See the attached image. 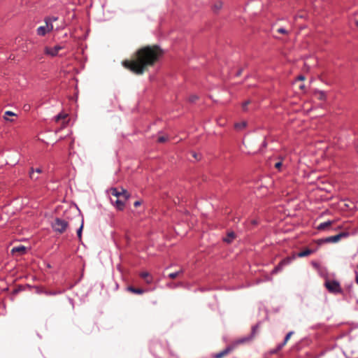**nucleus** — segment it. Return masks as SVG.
Returning a JSON list of instances; mask_svg holds the SVG:
<instances>
[{
    "mask_svg": "<svg viewBox=\"0 0 358 358\" xmlns=\"http://www.w3.org/2000/svg\"><path fill=\"white\" fill-rule=\"evenodd\" d=\"M157 60V45L145 46L137 50L129 59L122 62V65L132 73L141 75L153 66Z\"/></svg>",
    "mask_w": 358,
    "mask_h": 358,
    "instance_id": "obj_1",
    "label": "nucleus"
},
{
    "mask_svg": "<svg viewBox=\"0 0 358 358\" xmlns=\"http://www.w3.org/2000/svg\"><path fill=\"white\" fill-rule=\"evenodd\" d=\"M108 193L110 196V202L117 209L122 210L124 208L125 202L129 197L127 190L123 188L119 190L117 188L112 187L108 190Z\"/></svg>",
    "mask_w": 358,
    "mask_h": 358,
    "instance_id": "obj_2",
    "label": "nucleus"
},
{
    "mask_svg": "<svg viewBox=\"0 0 358 358\" xmlns=\"http://www.w3.org/2000/svg\"><path fill=\"white\" fill-rule=\"evenodd\" d=\"M69 226L68 222L61 219V218H55L54 222L52 223V227L53 230L59 234L64 233Z\"/></svg>",
    "mask_w": 358,
    "mask_h": 358,
    "instance_id": "obj_3",
    "label": "nucleus"
},
{
    "mask_svg": "<svg viewBox=\"0 0 358 358\" xmlns=\"http://www.w3.org/2000/svg\"><path fill=\"white\" fill-rule=\"evenodd\" d=\"M325 287L331 293L337 294L341 292L340 284L337 281L327 280L325 282Z\"/></svg>",
    "mask_w": 358,
    "mask_h": 358,
    "instance_id": "obj_4",
    "label": "nucleus"
},
{
    "mask_svg": "<svg viewBox=\"0 0 358 358\" xmlns=\"http://www.w3.org/2000/svg\"><path fill=\"white\" fill-rule=\"evenodd\" d=\"M253 333L250 335V336H245V337H243V338H239V339H237L236 341H234V342H232L229 345L231 348H232V350H235L238 345H242V344H245L246 343H248L250 342V341L252 340L253 338V336H254V333H255V328H253Z\"/></svg>",
    "mask_w": 358,
    "mask_h": 358,
    "instance_id": "obj_5",
    "label": "nucleus"
},
{
    "mask_svg": "<svg viewBox=\"0 0 358 358\" xmlns=\"http://www.w3.org/2000/svg\"><path fill=\"white\" fill-rule=\"evenodd\" d=\"M347 235H348V233L341 232L335 236H329L326 238L322 239L321 242H322V243H336L338 241H340L342 237H345V236H347Z\"/></svg>",
    "mask_w": 358,
    "mask_h": 358,
    "instance_id": "obj_6",
    "label": "nucleus"
},
{
    "mask_svg": "<svg viewBox=\"0 0 358 358\" xmlns=\"http://www.w3.org/2000/svg\"><path fill=\"white\" fill-rule=\"evenodd\" d=\"M62 48H63L60 45H56L54 48L45 47L44 49V52L48 55L55 57L57 55L58 52Z\"/></svg>",
    "mask_w": 358,
    "mask_h": 358,
    "instance_id": "obj_7",
    "label": "nucleus"
},
{
    "mask_svg": "<svg viewBox=\"0 0 358 358\" xmlns=\"http://www.w3.org/2000/svg\"><path fill=\"white\" fill-rule=\"evenodd\" d=\"M294 334L293 331H289L286 336H285V338L284 339V341L279 344L276 349L275 350L273 351V353H276L278 352V351L281 350L282 348L287 344V343L288 342V341L290 339L292 335Z\"/></svg>",
    "mask_w": 358,
    "mask_h": 358,
    "instance_id": "obj_8",
    "label": "nucleus"
},
{
    "mask_svg": "<svg viewBox=\"0 0 358 358\" xmlns=\"http://www.w3.org/2000/svg\"><path fill=\"white\" fill-rule=\"evenodd\" d=\"M57 19L58 18L57 17H52L45 19L46 29H48V32L51 31L54 29L52 22L57 21Z\"/></svg>",
    "mask_w": 358,
    "mask_h": 358,
    "instance_id": "obj_9",
    "label": "nucleus"
},
{
    "mask_svg": "<svg viewBox=\"0 0 358 358\" xmlns=\"http://www.w3.org/2000/svg\"><path fill=\"white\" fill-rule=\"evenodd\" d=\"M232 351H233L232 348H231L230 345H229L224 350L215 355L214 357L215 358H222L224 356L229 354Z\"/></svg>",
    "mask_w": 358,
    "mask_h": 358,
    "instance_id": "obj_10",
    "label": "nucleus"
},
{
    "mask_svg": "<svg viewBox=\"0 0 358 358\" xmlns=\"http://www.w3.org/2000/svg\"><path fill=\"white\" fill-rule=\"evenodd\" d=\"M334 221H327L320 224L317 229L320 231H324L328 229L334 223Z\"/></svg>",
    "mask_w": 358,
    "mask_h": 358,
    "instance_id": "obj_11",
    "label": "nucleus"
},
{
    "mask_svg": "<svg viewBox=\"0 0 358 358\" xmlns=\"http://www.w3.org/2000/svg\"><path fill=\"white\" fill-rule=\"evenodd\" d=\"M27 248L24 246L20 245L17 247H14L11 250V252L13 254L18 252L20 254H24L26 251Z\"/></svg>",
    "mask_w": 358,
    "mask_h": 358,
    "instance_id": "obj_12",
    "label": "nucleus"
},
{
    "mask_svg": "<svg viewBox=\"0 0 358 358\" xmlns=\"http://www.w3.org/2000/svg\"><path fill=\"white\" fill-rule=\"evenodd\" d=\"M140 275L148 284L150 283L152 280V278L148 272H142Z\"/></svg>",
    "mask_w": 358,
    "mask_h": 358,
    "instance_id": "obj_13",
    "label": "nucleus"
},
{
    "mask_svg": "<svg viewBox=\"0 0 358 358\" xmlns=\"http://www.w3.org/2000/svg\"><path fill=\"white\" fill-rule=\"evenodd\" d=\"M127 290L135 294H141L145 292L144 289L141 288H135L132 286L128 287Z\"/></svg>",
    "mask_w": 358,
    "mask_h": 358,
    "instance_id": "obj_14",
    "label": "nucleus"
},
{
    "mask_svg": "<svg viewBox=\"0 0 358 358\" xmlns=\"http://www.w3.org/2000/svg\"><path fill=\"white\" fill-rule=\"evenodd\" d=\"M235 234L234 232H229L227 237L223 238V241L227 243H230L235 238Z\"/></svg>",
    "mask_w": 358,
    "mask_h": 358,
    "instance_id": "obj_15",
    "label": "nucleus"
},
{
    "mask_svg": "<svg viewBox=\"0 0 358 358\" xmlns=\"http://www.w3.org/2000/svg\"><path fill=\"white\" fill-rule=\"evenodd\" d=\"M295 259V256L293 255L292 257H287L283 259L280 263L283 266H286L289 264L294 259Z\"/></svg>",
    "mask_w": 358,
    "mask_h": 358,
    "instance_id": "obj_16",
    "label": "nucleus"
},
{
    "mask_svg": "<svg viewBox=\"0 0 358 358\" xmlns=\"http://www.w3.org/2000/svg\"><path fill=\"white\" fill-rule=\"evenodd\" d=\"M312 253H313V250H310V249H306V250L299 252L297 254V256L299 257H304L309 256Z\"/></svg>",
    "mask_w": 358,
    "mask_h": 358,
    "instance_id": "obj_17",
    "label": "nucleus"
},
{
    "mask_svg": "<svg viewBox=\"0 0 358 358\" xmlns=\"http://www.w3.org/2000/svg\"><path fill=\"white\" fill-rule=\"evenodd\" d=\"M48 31L46 29V26H41L37 29V34L40 36H44Z\"/></svg>",
    "mask_w": 358,
    "mask_h": 358,
    "instance_id": "obj_18",
    "label": "nucleus"
},
{
    "mask_svg": "<svg viewBox=\"0 0 358 358\" xmlns=\"http://www.w3.org/2000/svg\"><path fill=\"white\" fill-rule=\"evenodd\" d=\"M39 174H37L36 173H34V169L31 168L29 171V177L33 180H37L39 179Z\"/></svg>",
    "mask_w": 358,
    "mask_h": 358,
    "instance_id": "obj_19",
    "label": "nucleus"
},
{
    "mask_svg": "<svg viewBox=\"0 0 358 358\" xmlns=\"http://www.w3.org/2000/svg\"><path fill=\"white\" fill-rule=\"evenodd\" d=\"M15 115H15L14 113H13L12 111H9V110H8V111H6V112H5V113H4V116H3V118H4V119H5V120H6V121L13 122V120H11V119H9V118L8 117H8H10V116H15Z\"/></svg>",
    "mask_w": 358,
    "mask_h": 358,
    "instance_id": "obj_20",
    "label": "nucleus"
},
{
    "mask_svg": "<svg viewBox=\"0 0 358 358\" xmlns=\"http://www.w3.org/2000/svg\"><path fill=\"white\" fill-rule=\"evenodd\" d=\"M315 95L320 100H324L326 99V94L324 92L320 91L317 92Z\"/></svg>",
    "mask_w": 358,
    "mask_h": 358,
    "instance_id": "obj_21",
    "label": "nucleus"
},
{
    "mask_svg": "<svg viewBox=\"0 0 358 358\" xmlns=\"http://www.w3.org/2000/svg\"><path fill=\"white\" fill-rule=\"evenodd\" d=\"M182 270H180L178 271H176V272H174V273H169V277L171 279H174L176 278H177L178 276L180 275V273H182Z\"/></svg>",
    "mask_w": 358,
    "mask_h": 358,
    "instance_id": "obj_22",
    "label": "nucleus"
},
{
    "mask_svg": "<svg viewBox=\"0 0 358 358\" xmlns=\"http://www.w3.org/2000/svg\"><path fill=\"white\" fill-rule=\"evenodd\" d=\"M283 268V266L279 263L278 265L277 266H275L273 271H272V274H275L277 273H278L279 271H280Z\"/></svg>",
    "mask_w": 358,
    "mask_h": 358,
    "instance_id": "obj_23",
    "label": "nucleus"
},
{
    "mask_svg": "<svg viewBox=\"0 0 358 358\" xmlns=\"http://www.w3.org/2000/svg\"><path fill=\"white\" fill-rule=\"evenodd\" d=\"M67 117L66 114L60 113L55 117V121L59 122L61 120H64Z\"/></svg>",
    "mask_w": 358,
    "mask_h": 358,
    "instance_id": "obj_24",
    "label": "nucleus"
},
{
    "mask_svg": "<svg viewBox=\"0 0 358 358\" xmlns=\"http://www.w3.org/2000/svg\"><path fill=\"white\" fill-rule=\"evenodd\" d=\"M246 122H240V123H236L235 124V127L236 129H243L246 127Z\"/></svg>",
    "mask_w": 358,
    "mask_h": 358,
    "instance_id": "obj_25",
    "label": "nucleus"
},
{
    "mask_svg": "<svg viewBox=\"0 0 358 358\" xmlns=\"http://www.w3.org/2000/svg\"><path fill=\"white\" fill-rule=\"evenodd\" d=\"M83 228V219H82L81 225L77 231L78 237L79 238L80 240H81Z\"/></svg>",
    "mask_w": 358,
    "mask_h": 358,
    "instance_id": "obj_26",
    "label": "nucleus"
},
{
    "mask_svg": "<svg viewBox=\"0 0 358 358\" xmlns=\"http://www.w3.org/2000/svg\"><path fill=\"white\" fill-rule=\"evenodd\" d=\"M199 99L198 96L196 94H192L189 96V101L191 103H194Z\"/></svg>",
    "mask_w": 358,
    "mask_h": 358,
    "instance_id": "obj_27",
    "label": "nucleus"
},
{
    "mask_svg": "<svg viewBox=\"0 0 358 358\" xmlns=\"http://www.w3.org/2000/svg\"><path fill=\"white\" fill-rule=\"evenodd\" d=\"M222 3L220 1L216 2L213 8L215 10H218L222 8Z\"/></svg>",
    "mask_w": 358,
    "mask_h": 358,
    "instance_id": "obj_28",
    "label": "nucleus"
},
{
    "mask_svg": "<svg viewBox=\"0 0 358 358\" xmlns=\"http://www.w3.org/2000/svg\"><path fill=\"white\" fill-rule=\"evenodd\" d=\"M250 101H245L244 103H243L242 104V109L243 111H247L248 110V106L250 104Z\"/></svg>",
    "mask_w": 358,
    "mask_h": 358,
    "instance_id": "obj_29",
    "label": "nucleus"
},
{
    "mask_svg": "<svg viewBox=\"0 0 358 358\" xmlns=\"http://www.w3.org/2000/svg\"><path fill=\"white\" fill-rule=\"evenodd\" d=\"M277 32L282 34H287L288 31L284 28H279L277 29Z\"/></svg>",
    "mask_w": 358,
    "mask_h": 358,
    "instance_id": "obj_30",
    "label": "nucleus"
},
{
    "mask_svg": "<svg viewBox=\"0 0 358 358\" xmlns=\"http://www.w3.org/2000/svg\"><path fill=\"white\" fill-rule=\"evenodd\" d=\"M167 139L168 138L166 136H159L158 137V143H164Z\"/></svg>",
    "mask_w": 358,
    "mask_h": 358,
    "instance_id": "obj_31",
    "label": "nucleus"
},
{
    "mask_svg": "<svg viewBox=\"0 0 358 358\" xmlns=\"http://www.w3.org/2000/svg\"><path fill=\"white\" fill-rule=\"evenodd\" d=\"M157 52H158V59H159L160 56L164 54V51L162 49H161L159 46H158V50H157Z\"/></svg>",
    "mask_w": 358,
    "mask_h": 358,
    "instance_id": "obj_32",
    "label": "nucleus"
},
{
    "mask_svg": "<svg viewBox=\"0 0 358 358\" xmlns=\"http://www.w3.org/2000/svg\"><path fill=\"white\" fill-rule=\"evenodd\" d=\"M281 166H282V162H278L275 164V168H276L277 169H280Z\"/></svg>",
    "mask_w": 358,
    "mask_h": 358,
    "instance_id": "obj_33",
    "label": "nucleus"
},
{
    "mask_svg": "<svg viewBox=\"0 0 358 358\" xmlns=\"http://www.w3.org/2000/svg\"><path fill=\"white\" fill-rule=\"evenodd\" d=\"M141 202L140 201H135V202H134V206L135 207H138V206H141Z\"/></svg>",
    "mask_w": 358,
    "mask_h": 358,
    "instance_id": "obj_34",
    "label": "nucleus"
},
{
    "mask_svg": "<svg viewBox=\"0 0 358 358\" xmlns=\"http://www.w3.org/2000/svg\"><path fill=\"white\" fill-rule=\"evenodd\" d=\"M34 173H36L37 174H40V173H42V169H40V168H38V169L34 170Z\"/></svg>",
    "mask_w": 358,
    "mask_h": 358,
    "instance_id": "obj_35",
    "label": "nucleus"
},
{
    "mask_svg": "<svg viewBox=\"0 0 358 358\" xmlns=\"http://www.w3.org/2000/svg\"><path fill=\"white\" fill-rule=\"evenodd\" d=\"M251 224H253V225H257L258 224V222L257 220H251Z\"/></svg>",
    "mask_w": 358,
    "mask_h": 358,
    "instance_id": "obj_36",
    "label": "nucleus"
},
{
    "mask_svg": "<svg viewBox=\"0 0 358 358\" xmlns=\"http://www.w3.org/2000/svg\"><path fill=\"white\" fill-rule=\"evenodd\" d=\"M298 80H305V77L303 76H299L298 77Z\"/></svg>",
    "mask_w": 358,
    "mask_h": 358,
    "instance_id": "obj_37",
    "label": "nucleus"
},
{
    "mask_svg": "<svg viewBox=\"0 0 358 358\" xmlns=\"http://www.w3.org/2000/svg\"><path fill=\"white\" fill-rule=\"evenodd\" d=\"M192 156L197 159V154L196 152H192Z\"/></svg>",
    "mask_w": 358,
    "mask_h": 358,
    "instance_id": "obj_38",
    "label": "nucleus"
},
{
    "mask_svg": "<svg viewBox=\"0 0 358 358\" xmlns=\"http://www.w3.org/2000/svg\"><path fill=\"white\" fill-rule=\"evenodd\" d=\"M356 282L358 284V274L356 275Z\"/></svg>",
    "mask_w": 358,
    "mask_h": 358,
    "instance_id": "obj_39",
    "label": "nucleus"
},
{
    "mask_svg": "<svg viewBox=\"0 0 358 358\" xmlns=\"http://www.w3.org/2000/svg\"><path fill=\"white\" fill-rule=\"evenodd\" d=\"M241 73V71H239L238 73H237V76H240Z\"/></svg>",
    "mask_w": 358,
    "mask_h": 358,
    "instance_id": "obj_40",
    "label": "nucleus"
},
{
    "mask_svg": "<svg viewBox=\"0 0 358 358\" xmlns=\"http://www.w3.org/2000/svg\"><path fill=\"white\" fill-rule=\"evenodd\" d=\"M356 25L358 27V20L356 21Z\"/></svg>",
    "mask_w": 358,
    "mask_h": 358,
    "instance_id": "obj_41",
    "label": "nucleus"
},
{
    "mask_svg": "<svg viewBox=\"0 0 358 358\" xmlns=\"http://www.w3.org/2000/svg\"><path fill=\"white\" fill-rule=\"evenodd\" d=\"M357 268H358V265H357Z\"/></svg>",
    "mask_w": 358,
    "mask_h": 358,
    "instance_id": "obj_42",
    "label": "nucleus"
}]
</instances>
